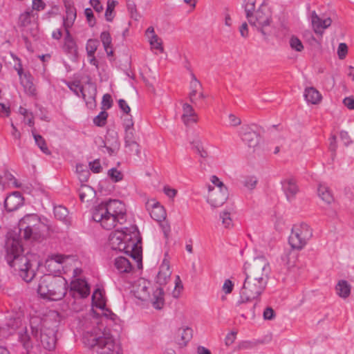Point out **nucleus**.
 Instances as JSON below:
<instances>
[{
    "instance_id": "1",
    "label": "nucleus",
    "mask_w": 354,
    "mask_h": 354,
    "mask_svg": "<svg viewBox=\"0 0 354 354\" xmlns=\"http://www.w3.org/2000/svg\"><path fill=\"white\" fill-rule=\"evenodd\" d=\"M17 234L9 232L6 242V259L10 267L27 283L32 281L36 275L40 261L35 254L22 255L23 248Z\"/></svg>"
},
{
    "instance_id": "2",
    "label": "nucleus",
    "mask_w": 354,
    "mask_h": 354,
    "mask_svg": "<svg viewBox=\"0 0 354 354\" xmlns=\"http://www.w3.org/2000/svg\"><path fill=\"white\" fill-rule=\"evenodd\" d=\"M92 218L106 230L125 221V205L119 200H109L95 205L91 211Z\"/></svg>"
},
{
    "instance_id": "3",
    "label": "nucleus",
    "mask_w": 354,
    "mask_h": 354,
    "mask_svg": "<svg viewBox=\"0 0 354 354\" xmlns=\"http://www.w3.org/2000/svg\"><path fill=\"white\" fill-rule=\"evenodd\" d=\"M136 228H125V230H115L109 235V243L113 250L124 251L129 255L140 268L142 266V248L136 240Z\"/></svg>"
},
{
    "instance_id": "4",
    "label": "nucleus",
    "mask_w": 354,
    "mask_h": 354,
    "mask_svg": "<svg viewBox=\"0 0 354 354\" xmlns=\"http://www.w3.org/2000/svg\"><path fill=\"white\" fill-rule=\"evenodd\" d=\"M67 286L68 283L64 277L46 274L39 281L37 292L43 298L58 301L66 295Z\"/></svg>"
},
{
    "instance_id": "5",
    "label": "nucleus",
    "mask_w": 354,
    "mask_h": 354,
    "mask_svg": "<svg viewBox=\"0 0 354 354\" xmlns=\"http://www.w3.org/2000/svg\"><path fill=\"white\" fill-rule=\"evenodd\" d=\"M21 236L26 241L43 239L48 227L35 214L24 216L19 222Z\"/></svg>"
},
{
    "instance_id": "6",
    "label": "nucleus",
    "mask_w": 354,
    "mask_h": 354,
    "mask_svg": "<svg viewBox=\"0 0 354 354\" xmlns=\"http://www.w3.org/2000/svg\"><path fill=\"white\" fill-rule=\"evenodd\" d=\"M136 298L141 301L150 302L152 306L160 310L165 304L164 291L162 288L153 290L150 281L140 278L135 283L133 289Z\"/></svg>"
},
{
    "instance_id": "7",
    "label": "nucleus",
    "mask_w": 354,
    "mask_h": 354,
    "mask_svg": "<svg viewBox=\"0 0 354 354\" xmlns=\"http://www.w3.org/2000/svg\"><path fill=\"white\" fill-rule=\"evenodd\" d=\"M270 268L269 262L264 257L254 258L251 262L245 265V276L258 279L268 284Z\"/></svg>"
},
{
    "instance_id": "8",
    "label": "nucleus",
    "mask_w": 354,
    "mask_h": 354,
    "mask_svg": "<svg viewBox=\"0 0 354 354\" xmlns=\"http://www.w3.org/2000/svg\"><path fill=\"white\" fill-rule=\"evenodd\" d=\"M313 236V230L305 223L293 225L289 236V243L292 248L301 250Z\"/></svg>"
},
{
    "instance_id": "9",
    "label": "nucleus",
    "mask_w": 354,
    "mask_h": 354,
    "mask_svg": "<svg viewBox=\"0 0 354 354\" xmlns=\"http://www.w3.org/2000/svg\"><path fill=\"white\" fill-rule=\"evenodd\" d=\"M267 283L261 282L248 276H245L243 286L241 290L242 302L258 298L265 290Z\"/></svg>"
},
{
    "instance_id": "10",
    "label": "nucleus",
    "mask_w": 354,
    "mask_h": 354,
    "mask_svg": "<svg viewBox=\"0 0 354 354\" xmlns=\"http://www.w3.org/2000/svg\"><path fill=\"white\" fill-rule=\"evenodd\" d=\"M248 21L263 35H266V30L270 26L272 21L271 11L266 6L261 5Z\"/></svg>"
},
{
    "instance_id": "11",
    "label": "nucleus",
    "mask_w": 354,
    "mask_h": 354,
    "mask_svg": "<svg viewBox=\"0 0 354 354\" xmlns=\"http://www.w3.org/2000/svg\"><path fill=\"white\" fill-rule=\"evenodd\" d=\"M208 194L207 201L213 208L222 206L228 198V190L227 187L212 188V185H208Z\"/></svg>"
},
{
    "instance_id": "12",
    "label": "nucleus",
    "mask_w": 354,
    "mask_h": 354,
    "mask_svg": "<svg viewBox=\"0 0 354 354\" xmlns=\"http://www.w3.org/2000/svg\"><path fill=\"white\" fill-rule=\"evenodd\" d=\"M70 294L74 298H85L90 294L88 283L82 279H77L71 283Z\"/></svg>"
},
{
    "instance_id": "13",
    "label": "nucleus",
    "mask_w": 354,
    "mask_h": 354,
    "mask_svg": "<svg viewBox=\"0 0 354 354\" xmlns=\"http://www.w3.org/2000/svg\"><path fill=\"white\" fill-rule=\"evenodd\" d=\"M239 135L242 140L250 148H255L260 141L259 135L253 131L248 125H244L241 128Z\"/></svg>"
},
{
    "instance_id": "14",
    "label": "nucleus",
    "mask_w": 354,
    "mask_h": 354,
    "mask_svg": "<svg viewBox=\"0 0 354 354\" xmlns=\"http://www.w3.org/2000/svg\"><path fill=\"white\" fill-rule=\"evenodd\" d=\"M40 342L43 347L48 351L55 348L56 344L55 330L54 328L43 326L40 329Z\"/></svg>"
},
{
    "instance_id": "15",
    "label": "nucleus",
    "mask_w": 354,
    "mask_h": 354,
    "mask_svg": "<svg viewBox=\"0 0 354 354\" xmlns=\"http://www.w3.org/2000/svg\"><path fill=\"white\" fill-rule=\"evenodd\" d=\"M146 208L153 220L160 222L165 219V208L155 199L148 200L146 203Z\"/></svg>"
},
{
    "instance_id": "16",
    "label": "nucleus",
    "mask_w": 354,
    "mask_h": 354,
    "mask_svg": "<svg viewBox=\"0 0 354 354\" xmlns=\"http://www.w3.org/2000/svg\"><path fill=\"white\" fill-rule=\"evenodd\" d=\"M66 35L64 39L62 49L69 57L75 59L77 56V46L75 39L71 36L69 30H65Z\"/></svg>"
},
{
    "instance_id": "17",
    "label": "nucleus",
    "mask_w": 354,
    "mask_h": 354,
    "mask_svg": "<svg viewBox=\"0 0 354 354\" xmlns=\"http://www.w3.org/2000/svg\"><path fill=\"white\" fill-rule=\"evenodd\" d=\"M24 203V198L19 192L8 196L4 201V207L8 212L17 210Z\"/></svg>"
},
{
    "instance_id": "18",
    "label": "nucleus",
    "mask_w": 354,
    "mask_h": 354,
    "mask_svg": "<svg viewBox=\"0 0 354 354\" xmlns=\"http://www.w3.org/2000/svg\"><path fill=\"white\" fill-rule=\"evenodd\" d=\"M311 23L314 31L317 34L322 35L324 30L331 25L332 20L330 17L322 19L315 11H313L311 14Z\"/></svg>"
},
{
    "instance_id": "19",
    "label": "nucleus",
    "mask_w": 354,
    "mask_h": 354,
    "mask_svg": "<svg viewBox=\"0 0 354 354\" xmlns=\"http://www.w3.org/2000/svg\"><path fill=\"white\" fill-rule=\"evenodd\" d=\"M283 191L288 201L295 199L296 194L299 192V187L296 181L292 178H286L281 181Z\"/></svg>"
},
{
    "instance_id": "20",
    "label": "nucleus",
    "mask_w": 354,
    "mask_h": 354,
    "mask_svg": "<svg viewBox=\"0 0 354 354\" xmlns=\"http://www.w3.org/2000/svg\"><path fill=\"white\" fill-rule=\"evenodd\" d=\"M92 299L93 302H95L96 307L102 310V315L107 319H110L111 320H114L116 315L113 313L110 310L105 308V303L102 299V292L96 290L93 295Z\"/></svg>"
},
{
    "instance_id": "21",
    "label": "nucleus",
    "mask_w": 354,
    "mask_h": 354,
    "mask_svg": "<svg viewBox=\"0 0 354 354\" xmlns=\"http://www.w3.org/2000/svg\"><path fill=\"white\" fill-rule=\"evenodd\" d=\"M192 337V329L189 327L179 328L175 334L174 339L180 347H184Z\"/></svg>"
},
{
    "instance_id": "22",
    "label": "nucleus",
    "mask_w": 354,
    "mask_h": 354,
    "mask_svg": "<svg viewBox=\"0 0 354 354\" xmlns=\"http://www.w3.org/2000/svg\"><path fill=\"white\" fill-rule=\"evenodd\" d=\"M171 274V271L170 270L169 263L165 259L160 266V270L157 275V283L160 286L167 284L170 279Z\"/></svg>"
},
{
    "instance_id": "23",
    "label": "nucleus",
    "mask_w": 354,
    "mask_h": 354,
    "mask_svg": "<svg viewBox=\"0 0 354 354\" xmlns=\"http://www.w3.org/2000/svg\"><path fill=\"white\" fill-rule=\"evenodd\" d=\"M66 8V16L64 17L63 25L65 30H69V28L73 25L74 21L76 19V9L70 3H65Z\"/></svg>"
},
{
    "instance_id": "24",
    "label": "nucleus",
    "mask_w": 354,
    "mask_h": 354,
    "mask_svg": "<svg viewBox=\"0 0 354 354\" xmlns=\"http://www.w3.org/2000/svg\"><path fill=\"white\" fill-rule=\"evenodd\" d=\"M183 111L182 120L185 125H189L191 122H197V114L190 104L187 103L183 104Z\"/></svg>"
},
{
    "instance_id": "25",
    "label": "nucleus",
    "mask_w": 354,
    "mask_h": 354,
    "mask_svg": "<svg viewBox=\"0 0 354 354\" xmlns=\"http://www.w3.org/2000/svg\"><path fill=\"white\" fill-rule=\"evenodd\" d=\"M114 266L120 273H129L133 269V266L129 260L123 257H117L115 259Z\"/></svg>"
},
{
    "instance_id": "26",
    "label": "nucleus",
    "mask_w": 354,
    "mask_h": 354,
    "mask_svg": "<svg viewBox=\"0 0 354 354\" xmlns=\"http://www.w3.org/2000/svg\"><path fill=\"white\" fill-rule=\"evenodd\" d=\"M21 84L23 86L25 92L30 95H34L35 94V87L32 83V78L29 73H24V75L19 77Z\"/></svg>"
},
{
    "instance_id": "27",
    "label": "nucleus",
    "mask_w": 354,
    "mask_h": 354,
    "mask_svg": "<svg viewBox=\"0 0 354 354\" xmlns=\"http://www.w3.org/2000/svg\"><path fill=\"white\" fill-rule=\"evenodd\" d=\"M304 97L306 100L310 104H317L322 100V95L314 87H308L304 91Z\"/></svg>"
},
{
    "instance_id": "28",
    "label": "nucleus",
    "mask_w": 354,
    "mask_h": 354,
    "mask_svg": "<svg viewBox=\"0 0 354 354\" xmlns=\"http://www.w3.org/2000/svg\"><path fill=\"white\" fill-rule=\"evenodd\" d=\"M297 255L292 250H286L281 256V261L284 266L290 269L295 266Z\"/></svg>"
},
{
    "instance_id": "29",
    "label": "nucleus",
    "mask_w": 354,
    "mask_h": 354,
    "mask_svg": "<svg viewBox=\"0 0 354 354\" xmlns=\"http://www.w3.org/2000/svg\"><path fill=\"white\" fill-rule=\"evenodd\" d=\"M192 80L190 82V92L189 93V99L193 104L196 103V95L200 91L202 90L203 87L201 82L197 80L196 75L192 73Z\"/></svg>"
},
{
    "instance_id": "30",
    "label": "nucleus",
    "mask_w": 354,
    "mask_h": 354,
    "mask_svg": "<svg viewBox=\"0 0 354 354\" xmlns=\"http://www.w3.org/2000/svg\"><path fill=\"white\" fill-rule=\"evenodd\" d=\"M335 290L339 297L343 299H346L351 294V286L348 281L341 280L336 285Z\"/></svg>"
},
{
    "instance_id": "31",
    "label": "nucleus",
    "mask_w": 354,
    "mask_h": 354,
    "mask_svg": "<svg viewBox=\"0 0 354 354\" xmlns=\"http://www.w3.org/2000/svg\"><path fill=\"white\" fill-rule=\"evenodd\" d=\"M67 86L77 96H82L84 100H86V90L81 85L80 80L68 82Z\"/></svg>"
},
{
    "instance_id": "32",
    "label": "nucleus",
    "mask_w": 354,
    "mask_h": 354,
    "mask_svg": "<svg viewBox=\"0 0 354 354\" xmlns=\"http://www.w3.org/2000/svg\"><path fill=\"white\" fill-rule=\"evenodd\" d=\"M94 194L95 191L91 187L87 185H81L79 190V195L82 202H88L90 199L92 198Z\"/></svg>"
},
{
    "instance_id": "33",
    "label": "nucleus",
    "mask_w": 354,
    "mask_h": 354,
    "mask_svg": "<svg viewBox=\"0 0 354 354\" xmlns=\"http://www.w3.org/2000/svg\"><path fill=\"white\" fill-rule=\"evenodd\" d=\"M317 192L321 199L326 203L330 204L333 201V196L327 186L319 185Z\"/></svg>"
},
{
    "instance_id": "34",
    "label": "nucleus",
    "mask_w": 354,
    "mask_h": 354,
    "mask_svg": "<svg viewBox=\"0 0 354 354\" xmlns=\"http://www.w3.org/2000/svg\"><path fill=\"white\" fill-rule=\"evenodd\" d=\"M100 39L102 42L104 48L108 56L113 55L111 37L109 32L104 31L100 35Z\"/></svg>"
},
{
    "instance_id": "35",
    "label": "nucleus",
    "mask_w": 354,
    "mask_h": 354,
    "mask_svg": "<svg viewBox=\"0 0 354 354\" xmlns=\"http://www.w3.org/2000/svg\"><path fill=\"white\" fill-rule=\"evenodd\" d=\"M34 17L32 10L26 11L19 15L18 24L21 27H26L31 23L32 18Z\"/></svg>"
},
{
    "instance_id": "36",
    "label": "nucleus",
    "mask_w": 354,
    "mask_h": 354,
    "mask_svg": "<svg viewBox=\"0 0 354 354\" xmlns=\"http://www.w3.org/2000/svg\"><path fill=\"white\" fill-rule=\"evenodd\" d=\"M32 135L37 145L39 147L41 151L46 155H50L51 152L48 149L44 138L40 135L35 134L33 131Z\"/></svg>"
},
{
    "instance_id": "37",
    "label": "nucleus",
    "mask_w": 354,
    "mask_h": 354,
    "mask_svg": "<svg viewBox=\"0 0 354 354\" xmlns=\"http://www.w3.org/2000/svg\"><path fill=\"white\" fill-rule=\"evenodd\" d=\"M118 2L114 0H108L107 6L105 11V18L108 21H112L114 18V9Z\"/></svg>"
},
{
    "instance_id": "38",
    "label": "nucleus",
    "mask_w": 354,
    "mask_h": 354,
    "mask_svg": "<svg viewBox=\"0 0 354 354\" xmlns=\"http://www.w3.org/2000/svg\"><path fill=\"white\" fill-rule=\"evenodd\" d=\"M85 89L86 90V94H87L86 100H84L86 102V103L88 104L93 101H95V96L97 94V89H96V86H95V84H93V83H91L88 81V88H87V89L86 88H85Z\"/></svg>"
},
{
    "instance_id": "39",
    "label": "nucleus",
    "mask_w": 354,
    "mask_h": 354,
    "mask_svg": "<svg viewBox=\"0 0 354 354\" xmlns=\"http://www.w3.org/2000/svg\"><path fill=\"white\" fill-rule=\"evenodd\" d=\"M99 46V41L97 39H90L87 41L86 50L88 57H92Z\"/></svg>"
},
{
    "instance_id": "40",
    "label": "nucleus",
    "mask_w": 354,
    "mask_h": 354,
    "mask_svg": "<svg viewBox=\"0 0 354 354\" xmlns=\"http://www.w3.org/2000/svg\"><path fill=\"white\" fill-rule=\"evenodd\" d=\"M124 147L129 152L133 153L136 156H140V146L136 140L124 143Z\"/></svg>"
},
{
    "instance_id": "41",
    "label": "nucleus",
    "mask_w": 354,
    "mask_h": 354,
    "mask_svg": "<svg viewBox=\"0 0 354 354\" xmlns=\"http://www.w3.org/2000/svg\"><path fill=\"white\" fill-rule=\"evenodd\" d=\"M76 171L79 175L78 178L81 182H86L88 180L90 173L83 165H77Z\"/></svg>"
},
{
    "instance_id": "42",
    "label": "nucleus",
    "mask_w": 354,
    "mask_h": 354,
    "mask_svg": "<svg viewBox=\"0 0 354 354\" xmlns=\"http://www.w3.org/2000/svg\"><path fill=\"white\" fill-rule=\"evenodd\" d=\"M54 214L57 219L60 221H65L68 216V212L66 207L59 205L54 208Z\"/></svg>"
},
{
    "instance_id": "43",
    "label": "nucleus",
    "mask_w": 354,
    "mask_h": 354,
    "mask_svg": "<svg viewBox=\"0 0 354 354\" xmlns=\"http://www.w3.org/2000/svg\"><path fill=\"white\" fill-rule=\"evenodd\" d=\"M149 43L153 48L159 50L161 53L163 52L164 49L162 47V40L157 35L153 34L151 35L149 38Z\"/></svg>"
},
{
    "instance_id": "44",
    "label": "nucleus",
    "mask_w": 354,
    "mask_h": 354,
    "mask_svg": "<svg viewBox=\"0 0 354 354\" xmlns=\"http://www.w3.org/2000/svg\"><path fill=\"white\" fill-rule=\"evenodd\" d=\"M255 0H247L245 4V12L247 19L255 13Z\"/></svg>"
},
{
    "instance_id": "45",
    "label": "nucleus",
    "mask_w": 354,
    "mask_h": 354,
    "mask_svg": "<svg viewBox=\"0 0 354 354\" xmlns=\"http://www.w3.org/2000/svg\"><path fill=\"white\" fill-rule=\"evenodd\" d=\"M292 49L297 52H301L304 49V46L301 40L296 36H292L289 41Z\"/></svg>"
},
{
    "instance_id": "46",
    "label": "nucleus",
    "mask_w": 354,
    "mask_h": 354,
    "mask_svg": "<svg viewBox=\"0 0 354 354\" xmlns=\"http://www.w3.org/2000/svg\"><path fill=\"white\" fill-rule=\"evenodd\" d=\"M127 6L129 12H130L131 17L135 20H138L140 17V15L137 11L136 3L133 1L128 0Z\"/></svg>"
},
{
    "instance_id": "47",
    "label": "nucleus",
    "mask_w": 354,
    "mask_h": 354,
    "mask_svg": "<svg viewBox=\"0 0 354 354\" xmlns=\"http://www.w3.org/2000/svg\"><path fill=\"white\" fill-rule=\"evenodd\" d=\"M222 220V223L225 228H230L232 226V220L230 217V214L227 212H223L220 214Z\"/></svg>"
},
{
    "instance_id": "48",
    "label": "nucleus",
    "mask_w": 354,
    "mask_h": 354,
    "mask_svg": "<svg viewBox=\"0 0 354 354\" xmlns=\"http://www.w3.org/2000/svg\"><path fill=\"white\" fill-rule=\"evenodd\" d=\"M108 176L114 182L120 181L123 178V174L115 168H112L108 171Z\"/></svg>"
},
{
    "instance_id": "49",
    "label": "nucleus",
    "mask_w": 354,
    "mask_h": 354,
    "mask_svg": "<svg viewBox=\"0 0 354 354\" xmlns=\"http://www.w3.org/2000/svg\"><path fill=\"white\" fill-rule=\"evenodd\" d=\"M107 116L108 113L105 111H101L100 114L94 118L93 122L97 126L102 127L105 124Z\"/></svg>"
},
{
    "instance_id": "50",
    "label": "nucleus",
    "mask_w": 354,
    "mask_h": 354,
    "mask_svg": "<svg viewBox=\"0 0 354 354\" xmlns=\"http://www.w3.org/2000/svg\"><path fill=\"white\" fill-rule=\"evenodd\" d=\"M257 178L255 176H248L243 181L244 186L249 189L255 188L257 183Z\"/></svg>"
},
{
    "instance_id": "51",
    "label": "nucleus",
    "mask_w": 354,
    "mask_h": 354,
    "mask_svg": "<svg viewBox=\"0 0 354 354\" xmlns=\"http://www.w3.org/2000/svg\"><path fill=\"white\" fill-rule=\"evenodd\" d=\"M348 53V47L345 43H340L337 48V55L340 59L345 58Z\"/></svg>"
},
{
    "instance_id": "52",
    "label": "nucleus",
    "mask_w": 354,
    "mask_h": 354,
    "mask_svg": "<svg viewBox=\"0 0 354 354\" xmlns=\"http://www.w3.org/2000/svg\"><path fill=\"white\" fill-rule=\"evenodd\" d=\"M20 341L27 351L32 348V343L30 342V337L26 333L20 336Z\"/></svg>"
},
{
    "instance_id": "53",
    "label": "nucleus",
    "mask_w": 354,
    "mask_h": 354,
    "mask_svg": "<svg viewBox=\"0 0 354 354\" xmlns=\"http://www.w3.org/2000/svg\"><path fill=\"white\" fill-rule=\"evenodd\" d=\"M228 122L230 127H238L241 124V120L234 114L230 113L228 115Z\"/></svg>"
},
{
    "instance_id": "54",
    "label": "nucleus",
    "mask_w": 354,
    "mask_h": 354,
    "mask_svg": "<svg viewBox=\"0 0 354 354\" xmlns=\"http://www.w3.org/2000/svg\"><path fill=\"white\" fill-rule=\"evenodd\" d=\"M89 167H90V169L93 172H94L95 174L100 173L102 170V167L100 165V160L97 159V160H93V162H90Z\"/></svg>"
},
{
    "instance_id": "55",
    "label": "nucleus",
    "mask_w": 354,
    "mask_h": 354,
    "mask_svg": "<svg viewBox=\"0 0 354 354\" xmlns=\"http://www.w3.org/2000/svg\"><path fill=\"white\" fill-rule=\"evenodd\" d=\"M341 140L344 142L345 146H348L353 142L348 133L346 131H341L339 133Z\"/></svg>"
},
{
    "instance_id": "56",
    "label": "nucleus",
    "mask_w": 354,
    "mask_h": 354,
    "mask_svg": "<svg viewBox=\"0 0 354 354\" xmlns=\"http://www.w3.org/2000/svg\"><path fill=\"white\" fill-rule=\"evenodd\" d=\"M210 182L213 185V186H212V188L227 187L216 176H212L210 178Z\"/></svg>"
},
{
    "instance_id": "57",
    "label": "nucleus",
    "mask_w": 354,
    "mask_h": 354,
    "mask_svg": "<svg viewBox=\"0 0 354 354\" xmlns=\"http://www.w3.org/2000/svg\"><path fill=\"white\" fill-rule=\"evenodd\" d=\"M274 316H275V313H274V310L272 308L268 307L264 310V312H263L264 319L271 320L274 317Z\"/></svg>"
},
{
    "instance_id": "58",
    "label": "nucleus",
    "mask_w": 354,
    "mask_h": 354,
    "mask_svg": "<svg viewBox=\"0 0 354 354\" xmlns=\"http://www.w3.org/2000/svg\"><path fill=\"white\" fill-rule=\"evenodd\" d=\"M12 57H13L14 59L16 60V62H17V63L14 66V68L17 71L19 77L24 75L25 73H24L23 67H22L20 59L15 56H12Z\"/></svg>"
},
{
    "instance_id": "59",
    "label": "nucleus",
    "mask_w": 354,
    "mask_h": 354,
    "mask_svg": "<svg viewBox=\"0 0 354 354\" xmlns=\"http://www.w3.org/2000/svg\"><path fill=\"white\" fill-rule=\"evenodd\" d=\"M90 4L97 12H101L104 10V7L100 0H90Z\"/></svg>"
},
{
    "instance_id": "60",
    "label": "nucleus",
    "mask_w": 354,
    "mask_h": 354,
    "mask_svg": "<svg viewBox=\"0 0 354 354\" xmlns=\"http://www.w3.org/2000/svg\"><path fill=\"white\" fill-rule=\"evenodd\" d=\"M136 136H135V130H131L125 131V135H124V143L129 142L130 141H135Z\"/></svg>"
},
{
    "instance_id": "61",
    "label": "nucleus",
    "mask_w": 354,
    "mask_h": 354,
    "mask_svg": "<svg viewBox=\"0 0 354 354\" xmlns=\"http://www.w3.org/2000/svg\"><path fill=\"white\" fill-rule=\"evenodd\" d=\"M234 284L230 279H226L223 286V290L226 294H229L232 291Z\"/></svg>"
},
{
    "instance_id": "62",
    "label": "nucleus",
    "mask_w": 354,
    "mask_h": 354,
    "mask_svg": "<svg viewBox=\"0 0 354 354\" xmlns=\"http://www.w3.org/2000/svg\"><path fill=\"white\" fill-rule=\"evenodd\" d=\"M344 105L350 110H354V98L353 97H346L343 100Z\"/></svg>"
},
{
    "instance_id": "63",
    "label": "nucleus",
    "mask_w": 354,
    "mask_h": 354,
    "mask_svg": "<svg viewBox=\"0 0 354 354\" xmlns=\"http://www.w3.org/2000/svg\"><path fill=\"white\" fill-rule=\"evenodd\" d=\"M32 9L39 11L44 10L45 8V3L42 0H32Z\"/></svg>"
},
{
    "instance_id": "64",
    "label": "nucleus",
    "mask_w": 354,
    "mask_h": 354,
    "mask_svg": "<svg viewBox=\"0 0 354 354\" xmlns=\"http://www.w3.org/2000/svg\"><path fill=\"white\" fill-rule=\"evenodd\" d=\"M102 105L106 109H109L112 104L111 96L109 94L104 95L102 97Z\"/></svg>"
}]
</instances>
